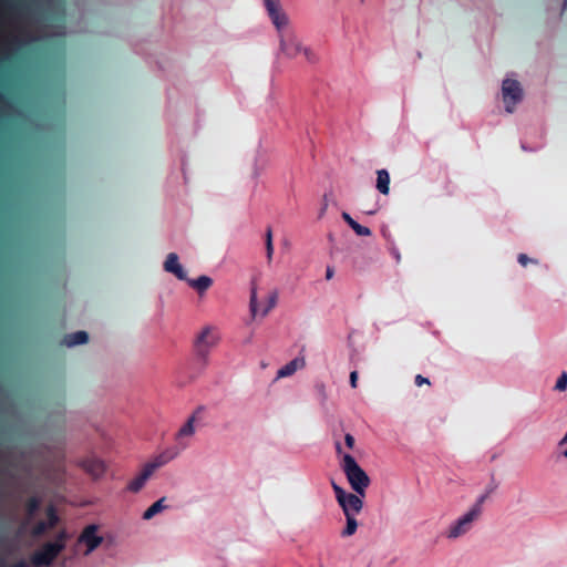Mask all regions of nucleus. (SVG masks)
<instances>
[{
    "label": "nucleus",
    "mask_w": 567,
    "mask_h": 567,
    "mask_svg": "<svg viewBox=\"0 0 567 567\" xmlns=\"http://www.w3.org/2000/svg\"><path fill=\"white\" fill-rule=\"evenodd\" d=\"M69 535L59 528L53 538L38 537V567H50L66 547Z\"/></svg>",
    "instance_id": "nucleus-1"
},
{
    "label": "nucleus",
    "mask_w": 567,
    "mask_h": 567,
    "mask_svg": "<svg viewBox=\"0 0 567 567\" xmlns=\"http://www.w3.org/2000/svg\"><path fill=\"white\" fill-rule=\"evenodd\" d=\"M343 471L352 489L360 496H364L370 478L350 454L343 455Z\"/></svg>",
    "instance_id": "nucleus-2"
},
{
    "label": "nucleus",
    "mask_w": 567,
    "mask_h": 567,
    "mask_svg": "<svg viewBox=\"0 0 567 567\" xmlns=\"http://www.w3.org/2000/svg\"><path fill=\"white\" fill-rule=\"evenodd\" d=\"M336 497L346 516L358 514L362 506V499L359 494H348L336 483L332 484Z\"/></svg>",
    "instance_id": "nucleus-3"
},
{
    "label": "nucleus",
    "mask_w": 567,
    "mask_h": 567,
    "mask_svg": "<svg viewBox=\"0 0 567 567\" xmlns=\"http://www.w3.org/2000/svg\"><path fill=\"white\" fill-rule=\"evenodd\" d=\"M60 516L58 509L54 505L49 504L45 506L41 513V517L38 520V537L45 536L50 530H53L59 527Z\"/></svg>",
    "instance_id": "nucleus-4"
},
{
    "label": "nucleus",
    "mask_w": 567,
    "mask_h": 567,
    "mask_svg": "<svg viewBox=\"0 0 567 567\" xmlns=\"http://www.w3.org/2000/svg\"><path fill=\"white\" fill-rule=\"evenodd\" d=\"M78 466L81 467L89 476H91L93 481L102 480L107 470L105 461L95 456L80 460L78 462Z\"/></svg>",
    "instance_id": "nucleus-5"
},
{
    "label": "nucleus",
    "mask_w": 567,
    "mask_h": 567,
    "mask_svg": "<svg viewBox=\"0 0 567 567\" xmlns=\"http://www.w3.org/2000/svg\"><path fill=\"white\" fill-rule=\"evenodd\" d=\"M502 93L506 103V111L508 113L513 112V105L523 97V90L519 83L515 80H505L502 84Z\"/></svg>",
    "instance_id": "nucleus-6"
},
{
    "label": "nucleus",
    "mask_w": 567,
    "mask_h": 567,
    "mask_svg": "<svg viewBox=\"0 0 567 567\" xmlns=\"http://www.w3.org/2000/svg\"><path fill=\"white\" fill-rule=\"evenodd\" d=\"M266 10L277 31H281L288 24V18L282 11L279 0H264Z\"/></svg>",
    "instance_id": "nucleus-7"
},
{
    "label": "nucleus",
    "mask_w": 567,
    "mask_h": 567,
    "mask_svg": "<svg viewBox=\"0 0 567 567\" xmlns=\"http://www.w3.org/2000/svg\"><path fill=\"white\" fill-rule=\"evenodd\" d=\"M78 542L86 546L85 555H90L96 547L102 544L103 537L97 535L96 525H89L84 528Z\"/></svg>",
    "instance_id": "nucleus-8"
},
{
    "label": "nucleus",
    "mask_w": 567,
    "mask_h": 567,
    "mask_svg": "<svg viewBox=\"0 0 567 567\" xmlns=\"http://www.w3.org/2000/svg\"><path fill=\"white\" fill-rule=\"evenodd\" d=\"M65 470L63 465L58 463L43 462L41 475L42 480L50 484H59L63 480Z\"/></svg>",
    "instance_id": "nucleus-9"
},
{
    "label": "nucleus",
    "mask_w": 567,
    "mask_h": 567,
    "mask_svg": "<svg viewBox=\"0 0 567 567\" xmlns=\"http://www.w3.org/2000/svg\"><path fill=\"white\" fill-rule=\"evenodd\" d=\"M165 270L173 272L179 280H186V272L178 261L176 254H169L165 262Z\"/></svg>",
    "instance_id": "nucleus-10"
},
{
    "label": "nucleus",
    "mask_w": 567,
    "mask_h": 567,
    "mask_svg": "<svg viewBox=\"0 0 567 567\" xmlns=\"http://www.w3.org/2000/svg\"><path fill=\"white\" fill-rule=\"evenodd\" d=\"M210 334V328L206 327L204 328L199 334L196 338L195 347L198 351V353L203 357H205L212 346V343L208 340V337Z\"/></svg>",
    "instance_id": "nucleus-11"
},
{
    "label": "nucleus",
    "mask_w": 567,
    "mask_h": 567,
    "mask_svg": "<svg viewBox=\"0 0 567 567\" xmlns=\"http://www.w3.org/2000/svg\"><path fill=\"white\" fill-rule=\"evenodd\" d=\"M305 364L306 360L303 357L295 358L292 361H290L288 364H286L278 371L277 379L293 374L299 368L305 367Z\"/></svg>",
    "instance_id": "nucleus-12"
},
{
    "label": "nucleus",
    "mask_w": 567,
    "mask_h": 567,
    "mask_svg": "<svg viewBox=\"0 0 567 567\" xmlns=\"http://www.w3.org/2000/svg\"><path fill=\"white\" fill-rule=\"evenodd\" d=\"M89 340V334L85 331H76L74 333L66 334L63 338L62 343L66 348H73L75 346L84 344Z\"/></svg>",
    "instance_id": "nucleus-13"
},
{
    "label": "nucleus",
    "mask_w": 567,
    "mask_h": 567,
    "mask_svg": "<svg viewBox=\"0 0 567 567\" xmlns=\"http://www.w3.org/2000/svg\"><path fill=\"white\" fill-rule=\"evenodd\" d=\"M480 513V507H474L472 511H470L467 514H465L461 519H458L456 526L451 532V537H457L461 532L462 527L468 523H471Z\"/></svg>",
    "instance_id": "nucleus-14"
},
{
    "label": "nucleus",
    "mask_w": 567,
    "mask_h": 567,
    "mask_svg": "<svg viewBox=\"0 0 567 567\" xmlns=\"http://www.w3.org/2000/svg\"><path fill=\"white\" fill-rule=\"evenodd\" d=\"M390 175L385 169L378 171L377 188L382 195L389 194Z\"/></svg>",
    "instance_id": "nucleus-15"
},
{
    "label": "nucleus",
    "mask_w": 567,
    "mask_h": 567,
    "mask_svg": "<svg viewBox=\"0 0 567 567\" xmlns=\"http://www.w3.org/2000/svg\"><path fill=\"white\" fill-rule=\"evenodd\" d=\"M188 284L199 292H204L212 285V279L207 276H202L198 279L188 280Z\"/></svg>",
    "instance_id": "nucleus-16"
},
{
    "label": "nucleus",
    "mask_w": 567,
    "mask_h": 567,
    "mask_svg": "<svg viewBox=\"0 0 567 567\" xmlns=\"http://www.w3.org/2000/svg\"><path fill=\"white\" fill-rule=\"evenodd\" d=\"M195 422H196L195 415L189 416L187 422L179 430L178 437H185V436L193 435L195 433Z\"/></svg>",
    "instance_id": "nucleus-17"
},
{
    "label": "nucleus",
    "mask_w": 567,
    "mask_h": 567,
    "mask_svg": "<svg viewBox=\"0 0 567 567\" xmlns=\"http://www.w3.org/2000/svg\"><path fill=\"white\" fill-rule=\"evenodd\" d=\"M165 498L162 497L159 501H157L156 503H154L150 508H147L144 514H143V518L145 520H148L151 519L155 514L159 513L164 506H163V503H164Z\"/></svg>",
    "instance_id": "nucleus-18"
},
{
    "label": "nucleus",
    "mask_w": 567,
    "mask_h": 567,
    "mask_svg": "<svg viewBox=\"0 0 567 567\" xmlns=\"http://www.w3.org/2000/svg\"><path fill=\"white\" fill-rule=\"evenodd\" d=\"M347 518V527L343 530V535L351 536L357 530V520L354 518V515L346 516Z\"/></svg>",
    "instance_id": "nucleus-19"
},
{
    "label": "nucleus",
    "mask_w": 567,
    "mask_h": 567,
    "mask_svg": "<svg viewBox=\"0 0 567 567\" xmlns=\"http://www.w3.org/2000/svg\"><path fill=\"white\" fill-rule=\"evenodd\" d=\"M161 465V462L146 464L142 474L140 475L145 482L153 474L154 470Z\"/></svg>",
    "instance_id": "nucleus-20"
},
{
    "label": "nucleus",
    "mask_w": 567,
    "mask_h": 567,
    "mask_svg": "<svg viewBox=\"0 0 567 567\" xmlns=\"http://www.w3.org/2000/svg\"><path fill=\"white\" fill-rule=\"evenodd\" d=\"M250 311H251L252 317H256L258 315L257 290H256V288L251 289Z\"/></svg>",
    "instance_id": "nucleus-21"
},
{
    "label": "nucleus",
    "mask_w": 567,
    "mask_h": 567,
    "mask_svg": "<svg viewBox=\"0 0 567 567\" xmlns=\"http://www.w3.org/2000/svg\"><path fill=\"white\" fill-rule=\"evenodd\" d=\"M351 228L355 231L359 236H370V230L367 227L361 226L357 221L351 223Z\"/></svg>",
    "instance_id": "nucleus-22"
},
{
    "label": "nucleus",
    "mask_w": 567,
    "mask_h": 567,
    "mask_svg": "<svg viewBox=\"0 0 567 567\" xmlns=\"http://www.w3.org/2000/svg\"><path fill=\"white\" fill-rule=\"evenodd\" d=\"M27 511L29 518H32L35 515V495L28 498Z\"/></svg>",
    "instance_id": "nucleus-23"
},
{
    "label": "nucleus",
    "mask_w": 567,
    "mask_h": 567,
    "mask_svg": "<svg viewBox=\"0 0 567 567\" xmlns=\"http://www.w3.org/2000/svg\"><path fill=\"white\" fill-rule=\"evenodd\" d=\"M276 301H277V293L274 292L270 297H269V300H268V306L262 309L259 315L260 316H266L268 313V311L276 305Z\"/></svg>",
    "instance_id": "nucleus-24"
},
{
    "label": "nucleus",
    "mask_w": 567,
    "mask_h": 567,
    "mask_svg": "<svg viewBox=\"0 0 567 567\" xmlns=\"http://www.w3.org/2000/svg\"><path fill=\"white\" fill-rule=\"evenodd\" d=\"M144 484H145V481L141 476H138L133 482H131V484L128 485V488L133 492H137L143 487Z\"/></svg>",
    "instance_id": "nucleus-25"
},
{
    "label": "nucleus",
    "mask_w": 567,
    "mask_h": 567,
    "mask_svg": "<svg viewBox=\"0 0 567 567\" xmlns=\"http://www.w3.org/2000/svg\"><path fill=\"white\" fill-rule=\"evenodd\" d=\"M566 386H567V373H563L556 383V389L559 391H563L566 389Z\"/></svg>",
    "instance_id": "nucleus-26"
},
{
    "label": "nucleus",
    "mask_w": 567,
    "mask_h": 567,
    "mask_svg": "<svg viewBox=\"0 0 567 567\" xmlns=\"http://www.w3.org/2000/svg\"><path fill=\"white\" fill-rule=\"evenodd\" d=\"M415 383L416 385L421 386V385H430V380L427 378H424L422 375H416L415 378Z\"/></svg>",
    "instance_id": "nucleus-27"
},
{
    "label": "nucleus",
    "mask_w": 567,
    "mask_h": 567,
    "mask_svg": "<svg viewBox=\"0 0 567 567\" xmlns=\"http://www.w3.org/2000/svg\"><path fill=\"white\" fill-rule=\"evenodd\" d=\"M344 440H346V444H347V446H348L349 449H352V447H353V445H354V439H353V436H352L351 434H347V435H346V437H344Z\"/></svg>",
    "instance_id": "nucleus-28"
},
{
    "label": "nucleus",
    "mask_w": 567,
    "mask_h": 567,
    "mask_svg": "<svg viewBox=\"0 0 567 567\" xmlns=\"http://www.w3.org/2000/svg\"><path fill=\"white\" fill-rule=\"evenodd\" d=\"M357 379H358V373L357 371H352L350 373V383H351V386L352 388H355L357 386Z\"/></svg>",
    "instance_id": "nucleus-29"
},
{
    "label": "nucleus",
    "mask_w": 567,
    "mask_h": 567,
    "mask_svg": "<svg viewBox=\"0 0 567 567\" xmlns=\"http://www.w3.org/2000/svg\"><path fill=\"white\" fill-rule=\"evenodd\" d=\"M266 249H267V258L270 260V259H271V257H272V250H274V248H272V244L267 243V245H266Z\"/></svg>",
    "instance_id": "nucleus-30"
},
{
    "label": "nucleus",
    "mask_w": 567,
    "mask_h": 567,
    "mask_svg": "<svg viewBox=\"0 0 567 567\" xmlns=\"http://www.w3.org/2000/svg\"><path fill=\"white\" fill-rule=\"evenodd\" d=\"M342 217L344 218V220L349 224V226L351 227V223L352 221H355L348 213H343L342 214Z\"/></svg>",
    "instance_id": "nucleus-31"
},
{
    "label": "nucleus",
    "mask_w": 567,
    "mask_h": 567,
    "mask_svg": "<svg viewBox=\"0 0 567 567\" xmlns=\"http://www.w3.org/2000/svg\"><path fill=\"white\" fill-rule=\"evenodd\" d=\"M267 243L272 244V233H271V229H268L267 233H266V244Z\"/></svg>",
    "instance_id": "nucleus-32"
},
{
    "label": "nucleus",
    "mask_w": 567,
    "mask_h": 567,
    "mask_svg": "<svg viewBox=\"0 0 567 567\" xmlns=\"http://www.w3.org/2000/svg\"><path fill=\"white\" fill-rule=\"evenodd\" d=\"M518 261L522 264V265H526L529 260L528 258L525 256V255H520L518 257Z\"/></svg>",
    "instance_id": "nucleus-33"
},
{
    "label": "nucleus",
    "mask_w": 567,
    "mask_h": 567,
    "mask_svg": "<svg viewBox=\"0 0 567 567\" xmlns=\"http://www.w3.org/2000/svg\"><path fill=\"white\" fill-rule=\"evenodd\" d=\"M560 445H566L564 456L567 457V433H566V436L560 441Z\"/></svg>",
    "instance_id": "nucleus-34"
},
{
    "label": "nucleus",
    "mask_w": 567,
    "mask_h": 567,
    "mask_svg": "<svg viewBox=\"0 0 567 567\" xmlns=\"http://www.w3.org/2000/svg\"><path fill=\"white\" fill-rule=\"evenodd\" d=\"M333 276V269L331 267L327 268V279L330 280Z\"/></svg>",
    "instance_id": "nucleus-35"
},
{
    "label": "nucleus",
    "mask_w": 567,
    "mask_h": 567,
    "mask_svg": "<svg viewBox=\"0 0 567 567\" xmlns=\"http://www.w3.org/2000/svg\"><path fill=\"white\" fill-rule=\"evenodd\" d=\"M29 560H30V564L31 565H34L35 566V553H31L29 555Z\"/></svg>",
    "instance_id": "nucleus-36"
},
{
    "label": "nucleus",
    "mask_w": 567,
    "mask_h": 567,
    "mask_svg": "<svg viewBox=\"0 0 567 567\" xmlns=\"http://www.w3.org/2000/svg\"><path fill=\"white\" fill-rule=\"evenodd\" d=\"M31 535H35V527L31 528Z\"/></svg>",
    "instance_id": "nucleus-37"
},
{
    "label": "nucleus",
    "mask_w": 567,
    "mask_h": 567,
    "mask_svg": "<svg viewBox=\"0 0 567 567\" xmlns=\"http://www.w3.org/2000/svg\"><path fill=\"white\" fill-rule=\"evenodd\" d=\"M336 447H337V451H338V452H340V451H341V446H340V444H337V446H336Z\"/></svg>",
    "instance_id": "nucleus-38"
}]
</instances>
